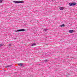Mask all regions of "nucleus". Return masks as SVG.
Segmentation results:
<instances>
[{
	"label": "nucleus",
	"instance_id": "nucleus-9",
	"mask_svg": "<svg viewBox=\"0 0 77 77\" xmlns=\"http://www.w3.org/2000/svg\"><path fill=\"white\" fill-rule=\"evenodd\" d=\"M19 65H20V66H23V64L22 63H20Z\"/></svg>",
	"mask_w": 77,
	"mask_h": 77
},
{
	"label": "nucleus",
	"instance_id": "nucleus-10",
	"mask_svg": "<svg viewBox=\"0 0 77 77\" xmlns=\"http://www.w3.org/2000/svg\"><path fill=\"white\" fill-rule=\"evenodd\" d=\"M3 45H4V44H0V47H2V46H3Z\"/></svg>",
	"mask_w": 77,
	"mask_h": 77
},
{
	"label": "nucleus",
	"instance_id": "nucleus-5",
	"mask_svg": "<svg viewBox=\"0 0 77 77\" xmlns=\"http://www.w3.org/2000/svg\"><path fill=\"white\" fill-rule=\"evenodd\" d=\"M12 66V65H8L5 66V68H8V67H10Z\"/></svg>",
	"mask_w": 77,
	"mask_h": 77
},
{
	"label": "nucleus",
	"instance_id": "nucleus-11",
	"mask_svg": "<svg viewBox=\"0 0 77 77\" xmlns=\"http://www.w3.org/2000/svg\"><path fill=\"white\" fill-rule=\"evenodd\" d=\"M44 30H45V31H47V30H48V29L47 28L44 29Z\"/></svg>",
	"mask_w": 77,
	"mask_h": 77
},
{
	"label": "nucleus",
	"instance_id": "nucleus-6",
	"mask_svg": "<svg viewBox=\"0 0 77 77\" xmlns=\"http://www.w3.org/2000/svg\"><path fill=\"white\" fill-rule=\"evenodd\" d=\"M60 27H65V24H63L62 25L60 26Z\"/></svg>",
	"mask_w": 77,
	"mask_h": 77
},
{
	"label": "nucleus",
	"instance_id": "nucleus-4",
	"mask_svg": "<svg viewBox=\"0 0 77 77\" xmlns=\"http://www.w3.org/2000/svg\"><path fill=\"white\" fill-rule=\"evenodd\" d=\"M69 33H73L74 32V30H71L69 31Z\"/></svg>",
	"mask_w": 77,
	"mask_h": 77
},
{
	"label": "nucleus",
	"instance_id": "nucleus-12",
	"mask_svg": "<svg viewBox=\"0 0 77 77\" xmlns=\"http://www.w3.org/2000/svg\"><path fill=\"white\" fill-rule=\"evenodd\" d=\"M3 2V0H0V3H2Z\"/></svg>",
	"mask_w": 77,
	"mask_h": 77
},
{
	"label": "nucleus",
	"instance_id": "nucleus-2",
	"mask_svg": "<svg viewBox=\"0 0 77 77\" xmlns=\"http://www.w3.org/2000/svg\"><path fill=\"white\" fill-rule=\"evenodd\" d=\"M75 5H76V3L75 2H73V3L71 2L69 3V5L70 6H75Z\"/></svg>",
	"mask_w": 77,
	"mask_h": 77
},
{
	"label": "nucleus",
	"instance_id": "nucleus-14",
	"mask_svg": "<svg viewBox=\"0 0 77 77\" xmlns=\"http://www.w3.org/2000/svg\"><path fill=\"white\" fill-rule=\"evenodd\" d=\"M47 61H48V60H45V62H47Z\"/></svg>",
	"mask_w": 77,
	"mask_h": 77
},
{
	"label": "nucleus",
	"instance_id": "nucleus-7",
	"mask_svg": "<svg viewBox=\"0 0 77 77\" xmlns=\"http://www.w3.org/2000/svg\"><path fill=\"white\" fill-rule=\"evenodd\" d=\"M59 9L60 10H63V7H61Z\"/></svg>",
	"mask_w": 77,
	"mask_h": 77
},
{
	"label": "nucleus",
	"instance_id": "nucleus-8",
	"mask_svg": "<svg viewBox=\"0 0 77 77\" xmlns=\"http://www.w3.org/2000/svg\"><path fill=\"white\" fill-rule=\"evenodd\" d=\"M34 45H36V43H32L31 46H33Z\"/></svg>",
	"mask_w": 77,
	"mask_h": 77
},
{
	"label": "nucleus",
	"instance_id": "nucleus-16",
	"mask_svg": "<svg viewBox=\"0 0 77 77\" xmlns=\"http://www.w3.org/2000/svg\"><path fill=\"white\" fill-rule=\"evenodd\" d=\"M15 38V39H16V38Z\"/></svg>",
	"mask_w": 77,
	"mask_h": 77
},
{
	"label": "nucleus",
	"instance_id": "nucleus-15",
	"mask_svg": "<svg viewBox=\"0 0 77 77\" xmlns=\"http://www.w3.org/2000/svg\"><path fill=\"white\" fill-rule=\"evenodd\" d=\"M52 1H54V0H51Z\"/></svg>",
	"mask_w": 77,
	"mask_h": 77
},
{
	"label": "nucleus",
	"instance_id": "nucleus-3",
	"mask_svg": "<svg viewBox=\"0 0 77 77\" xmlns=\"http://www.w3.org/2000/svg\"><path fill=\"white\" fill-rule=\"evenodd\" d=\"M26 29H20L18 30L15 31V32H23V31H26Z\"/></svg>",
	"mask_w": 77,
	"mask_h": 77
},
{
	"label": "nucleus",
	"instance_id": "nucleus-13",
	"mask_svg": "<svg viewBox=\"0 0 77 77\" xmlns=\"http://www.w3.org/2000/svg\"><path fill=\"white\" fill-rule=\"evenodd\" d=\"M8 45H9V46H11V45H12V44H9Z\"/></svg>",
	"mask_w": 77,
	"mask_h": 77
},
{
	"label": "nucleus",
	"instance_id": "nucleus-1",
	"mask_svg": "<svg viewBox=\"0 0 77 77\" xmlns=\"http://www.w3.org/2000/svg\"><path fill=\"white\" fill-rule=\"evenodd\" d=\"M13 2L15 3H24V2L23 1H14Z\"/></svg>",
	"mask_w": 77,
	"mask_h": 77
}]
</instances>
